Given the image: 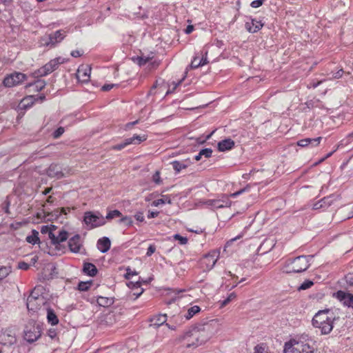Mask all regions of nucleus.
Returning a JSON list of instances; mask_svg holds the SVG:
<instances>
[{
    "instance_id": "8",
    "label": "nucleus",
    "mask_w": 353,
    "mask_h": 353,
    "mask_svg": "<svg viewBox=\"0 0 353 353\" xmlns=\"http://www.w3.org/2000/svg\"><path fill=\"white\" fill-rule=\"evenodd\" d=\"M196 333V332H195L193 327L181 335L179 340L182 345L186 348H196L202 345Z\"/></svg>"
},
{
    "instance_id": "28",
    "label": "nucleus",
    "mask_w": 353,
    "mask_h": 353,
    "mask_svg": "<svg viewBox=\"0 0 353 353\" xmlns=\"http://www.w3.org/2000/svg\"><path fill=\"white\" fill-rule=\"evenodd\" d=\"M46 85V83L44 80L38 79L35 81L34 83H28L26 85V88L33 87V90L35 92H39L42 90Z\"/></svg>"
},
{
    "instance_id": "61",
    "label": "nucleus",
    "mask_w": 353,
    "mask_h": 353,
    "mask_svg": "<svg viewBox=\"0 0 353 353\" xmlns=\"http://www.w3.org/2000/svg\"><path fill=\"white\" fill-rule=\"evenodd\" d=\"M136 274H137V272H132V271L130 270V269L128 268V269H127V272H126V274H125V278H126L127 279H130V277H131L132 275H136Z\"/></svg>"
},
{
    "instance_id": "15",
    "label": "nucleus",
    "mask_w": 353,
    "mask_h": 353,
    "mask_svg": "<svg viewBox=\"0 0 353 353\" xmlns=\"http://www.w3.org/2000/svg\"><path fill=\"white\" fill-rule=\"evenodd\" d=\"M91 68L88 65H81L77 72V78L83 83H87L90 80Z\"/></svg>"
},
{
    "instance_id": "20",
    "label": "nucleus",
    "mask_w": 353,
    "mask_h": 353,
    "mask_svg": "<svg viewBox=\"0 0 353 353\" xmlns=\"http://www.w3.org/2000/svg\"><path fill=\"white\" fill-rule=\"evenodd\" d=\"M263 26V24L261 21L256 19H252L251 21L245 23V28L248 31L252 33L258 32L262 28Z\"/></svg>"
},
{
    "instance_id": "48",
    "label": "nucleus",
    "mask_w": 353,
    "mask_h": 353,
    "mask_svg": "<svg viewBox=\"0 0 353 353\" xmlns=\"http://www.w3.org/2000/svg\"><path fill=\"white\" fill-rule=\"evenodd\" d=\"M64 132V128L59 127L53 132L52 136L54 139H58L63 134Z\"/></svg>"
},
{
    "instance_id": "60",
    "label": "nucleus",
    "mask_w": 353,
    "mask_h": 353,
    "mask_svg": "<svg viewBox=\"0 0 353 353\" xmlns=\"http://www.w3.org/2000/svg\"><path fill=\"white\" fill-rule=\"evenodd\" d=\"M343 70L342 69L338 70L337 72L333 73L332 79H339L343 76Z\"/></svg>"
},
{
    "instance_id": "29",
    "label": "nucleus",
    "mask_w": 353,
    "mask_h": 353,
    "mask_svg": "<svg viewBox=\"0 0 353 353\" xmlns=\"http://www.w3.org/2000/svg\"><path fill=\"white\" fill-rule=\"evenodd\" d=\"M36 101V97L35 95H29L26 97H24L21 101V104L23 108H30Z\"/></svg>"
},
{
    "instance_id": "52",
    "label": "nucleus",
    "mask_w": 353,
    "mask_h": 353,
    "mask_svg": "<svg viewBox=\"0 0 353 353\" xmlns=\"http://www.w3.org/2000/svg\"><path fill=\"white\" fill-rule=\"evenodd\" d=\"M249 189V188L246 187V188H244L237 192H235L232 194H230V196L232 197V198H236L237 196L243 194V192H246Z\"/></svg>"
},
{
    "instance_id": "6",
    "label": "nucleus",
    "mask_w": 353,
    "mask_h": 353,
    "mask_svg": "<svg viewBox=\"0 0 353 353\" xmlns=\"http://www.w3.org/2000/svg\"><path fill=\"white\" fill-rule=\"evenodd\" d=\"M67 32L65 30H59L49 34H46L40 39V43L42 46L53 48L61 43L67 36Z\"/></svg>"
},
{
    "instance_id": "9",
    "label": "nucleus",
    "mask_w": 353,
    "mask_h": 353,
    "mask_svg": "<svg viewBox=\"0 0 353 353\" xmlns=\"http://www.w3.org/2000/svg\"><path fill=\"white\" fill-rule=\"evenodd\" d=\"M83 221L90 230L105 224V218L100 213H94L90 211L84 213Z\"/></svg>"
},
{
    "instance_id": "47",
    "label": "nucleus",
    "mask_w": 353,
    "mask_h": 353,
    "mask_svg": "<svg viewBox=\"0 0 353 353\" xmlns=\"http://www.w3.org/2000/svg\"><path fill=\"white\" fill-rule=\"evenodd\" d=\"M128 145H129V143H128L127 139H125L123 143L113 145L112 147V149L114 150H121Z\"/></svg>"
},
{
    "instance_id": "40",
    "label": "nucleus",
    "mask_w": 353,
    "mask_h": 353,
    "mask_svg": "<svg viewBox=\"0 0 353 353\" xmlns=\"http://www.w3.org/2000/svg\"><path fill=\"white\" fill-rule=\"evenodd\" d=\"M92 283L91 282H80L78 285V290L80 291H87L90 289L91 287Z\"/></svg>"
},
{
    "instance_id": "55",
    "label": "nucleus",
    "mask_w": 353,
    "mask_h": 353,
    "mask_svg": "<svg viewBox=\"0 0 353 353\" xmlns=\"http://www.w3.org/2000/svg\"><path fill=\"white\" fill-rule=\"evenodd\" d=\"M263 1L262 0H254L252 1L250 6L254 8H256L260 7L263 4Z\"/></svg>"
},
{
    "instance_id": "10",
    "label": "nucleus",
    "mask_w": 353,
    "mask_h": 353,
    "mask_svg": "<svg viewBox=\"0 0 353 353\" xmlns=\"http://www.w3.org/2000/svg\"><path fill=\"white\" fill-rule=\"evenodd\" d=\"M219 252L216 250H212L205 255L201 260V264L205 270L209 271L213 268L216 264Z\"/></svg>"
},
{
    "instance_id": "49",
    "label": "nucleus",
    "mask_w": 353,
    "mask_h": 353,
    "mask_svg": "<svg viewBox=\"0 0 353 353\" xmlns=\"http://www.w3.org/2000/svg\"><path fill=\"white\" fill-rule=\"evenodd\" d=\"M199 153H200V155L204 156L206 158H209L212 155V150L211 148L202 149L199 152Z\"/></svg>"
},
{
    "instance_id": "22",
    "label": "nucleus",
    "mask_w": 353,
    "mask_h": 353,
    "mask_svg": "<svg viewBox=\"0 0 353 353\" xmlns=\"http://www.w3.org/2000/svg\"><path fill=\"white\" fill-rule=\"evenodd\" d=\"M68 238V232L64 230H61L59 232L58 236L54 234V239H51V243L56 248L59 245L60 243L63 242Z\"/></svg>"
},
{
    "instance_id": "24",
    "label": "nucleus",
    "mask_w": 353,
    "mask_h": 353,
    "mask_svg": "<svg viewBox=\"0 0 353 353\" xmlns=\"http://www.w3.org/2000/svg\"><path fill=\"white\" fill-rule=\"evenodd\" d=\"M83 272L90 276H94L97 274L96 266L91 263H85L83 268Z\"/></svg>"
},
{
    "instance_id": "30",
    "label": "nucleus",
    "mask_w": 353,
    "mask_h": 353,
    "mask_svg": "<svg viewBox=\"0 0 353 353\" xmlns=\"http://www.w3.org/2000/svg\"><path fill=\"white\" fill-rule=\"evenodd\" d=\"M154 58V54L152 52L148 56H145L142 54L140 57H137L136 58H133V60L136 61L140 66L144 65L146 63L149 62Z\"/></svg>"
},
{
    "instance_id": "51",
    "label": "nucleus",
    "mask_w": 353,
    "mask_h": 353,
    "mask_svg": "<svg viewBox=\"0 0 353 353\" xmlns=\"http://www.w3.org/2000/svg\"><path fill=\"white\" fill-rule=\"evenodd\" d=\"M346 281L350 286L353 287V272L345 276Z\"/></svg>"
},
{
    "instance_id": "21",
    "label": "nucleus",
    "mask_w": 353,
    "mask_h": 353,
    "mask_svg": "<svg viewBox=\"0 0 353 353\" xmlns=\"http://www.w3.org/2000/svg\"><path fill=\"white\" fill-rule=\"evenodd\" d=\"M110 245L111 242L108 237H103L99 239L97 241V248L102 253L107 252L110 250Z\"/></svg>"
},
{
    "instance_id": "18",
    "label": "nucleus",
    "mask_w": 353,
    "mask_h": 353,
    "mask_svg": "<svg viewBox=\"0 0 353 353\" xmlns=\"http://www.w3.org/2000/svg\"><path fill=\"white\" fill-rule=\"evenodd\" d=\"M47 174L50 177L60 179L64 176L61 165L51 164L47 170Z\"/></svg>"
},
{
    "instance_id": "33",
    "label": "nucleus",
    "mask_w": 353,
    "mask_h": 353,
    "mask_svg": "<svg viewBox=\"0 0 353 353\" xmlns=\"http://www.w3.org/2000/svg\"><path fill=\"white\" fill-rule=\"evenodd\" d=\"M336 199L337 196L334 194H332L328 196L324 197L323 199L320 200V201L323 205V209H325L332 205L334 203V201H336Z\"/></svg>"
},
{
    "instance_id": "36",
    "label": "nucleus",
    "mask_w": 353,
    "mask_h": 353,
    "mask_svg": "<svg viewBox=\"0 0 353 353\" xmlns=\"http://www.w3.org/2000/svg\"><path fill=\"white\" fill-rule=\"evenodd\" d=\"M201 309L198 305H194L190 307L187 313L185 314V317L186 319L189 320L192 318L196 314L200 312Z\"/></svg>"
},
{
    "instance_id": "7",
    "label": "nucleus",
    "mask_w": 353,
    "mask_h": 353,
    "mask_svg": "<svg viewBox=\"0 0 353 353\" xmlns=\"http://www.w3.org/2000/svg\"><path fill=\"white\" fill-rule=\"evenodd\" d=\"M39 289L34 288L27 299L26 305L29 311L37 312L44 306L47 301L42 294H39Z\"/></svg>"
},
{
    "instance_id": "26",
    "label": "nucleus",
    "mask_w": 353,
    "mask_h": 353,
    "mask_svg": "<svg viewBox=\"0 0 353 353\" xmlns=\"http://www.w3.org/2000/svg\"><path fill=\"white\" fill-rule=\"evenodd\" d=\"M47 319L48 322L52 325H55L59 323V319L56 315L54 311L50 308L47 307Z\"/></svg>"
},
{
    "instance_id": "63",
    "label": "nucleus",
    "mask_w": 353,
    "mask_h": 353,
    "mask_svg": "<svg viewBox=\"0 0 353 353\" xmlns=\"http://www.w3.org/2000/svg\"><path fill=\"white\" fill-rule=\"evenodd\" d=\"M323 204L321 203V202L319 201L316 203H315L313 205V209L314 210H318V209H321V208H323Z\"/></svg>"
},
{
    "instance_id": "2",
    "label": "nucleus",
    "mask_w": 353,
    "mask_h": 353,
    "mask_svg": "<svg viewBox=\"0 0 353 353\" xmlns=\"http://www.w3.org/2000/svg\"><path fill=\"white\" fill-rule=\"evenodd\" d=\"M312 258V255H302L293 259H288L282 266L281 271L286 274L305 272L309 268Z\"/></svg>"
},
{
    "instance_id": "4",
    "label": "nucleus",
    "mask_w": 353,
    "mask_h": 353,
    "mask_svg": "<svg viewBox=\"0 0 353 353\" xmlns=\"http://www.w3.org/2000/svg\"><path fill=\"white\" fill-rule=\"evenodd\" d=\"M283 353H314L309 341L291 339L284 345Z\"/></svg>"
},
{
    "instance_id": "5",
    "label": "nucleus",
    "mask_w": 353,
    "mask_h": 353,
    "mask_svg": "<svg viewBox=\"0 0 353 353\" xmlns=\"http://www.w3.org/2000/svg\"><path fill=\"white\" fill-rule=\"evenodd\" d=\"M66 61L67 59L61 57L53 59L41 68L35 70L32 73V76L34 78L45 77L56 70L59 68V65L64 63Z\"/></svg>"
},
{
    "instance_id": "38",
    "label": "nucleus",
    "mask_w": 353,
    "mask_h": 353,
    "mask_svg": "<svg viewBox=\"0 0 353 353\" xmlns=\"http://www.w3.org/2000/svg\"><path fill=\"white\" fill-rule=\"evenodd\" d=\"M11 272V268L9 266H3L0 268V281L6 278Z\"/></svg>"
},
{
    "instance_id": "19",
    "label": "nucleus",
    "mask_w": 353,
    "mask_h": 353,
    "mask_svg": "<svg viewBox=\"0 0 353 353\" xmlns=\"http://www.w3.org/2000/svg\"><path fill=\"white\" fill-rule=\"evenodd\" d=\"M322 139L321 137H319L314 139L306 138L303 139H301L297 142V145L300 147H306L309 145H312V147H316L319 145Z\"/></svg>"
},
{
    "instance_id": "23",
    "label": "nucleus",
    "mask_w": 353,
    "mask_h": 353,
    "mask_svg": "<svg viewBox=\"0 0 353 353\" xmlns=\"http://www.w3.org/2000/svg\"><path fill=\"white\" fill-rule=\"evenodd\" d=\"M234 146V142L231 139H225L218 143V149L223 152L231 150Z\"/></svg>"
},
{
    "instance_id": "57",
    "label": "nucleus",
    "mask_w": 353,
    "mask_h": 353,
    "mask_svg": "<svg viewBox=\"0 0 353 353\" xmlns=\"http://www.w3.org/2000/svg\"><path fill=\"white\" fill-rule=\"evenodd\" d=\"M115 86H117V84H113V83L105 84L104 85L102 86L101 90L103 91H109V90H110L112 88H113Z\"/></svg>"
},
{
    "instance_id": "17",
    "label": "nucleus",
    "mask_w": 353,
    "mask_h": 353,
    "mask_svg": "<svg viewBox=\"0 0 353 353\" xmlns=\"http://www.w3.org/2000/svg\"><path fill=\"white\" fill-rule=\"evenodd\" d=\"M81 246L80 236L79 234L74 235L68 241V247L72 252H79Z\"/></svg>"
},
{
    "instance_id": "54",
    "label": "nucleus",
    "mask_w": 353,
    "mask_h": 353,
    "mask_svg": "<svg viewBox=\"0 0 353 353\" xmlns=\"http://www.w3.org/2000/svg\"><path fill=\"white\" fill-rule=\"evenodd\" d=\"M30 268V265L24 261H21L18 263V268L20 270H27Z\"/></svg>"
},
{
    "instance_id": "46",
    "label": "nucleus",
    "mask_w": 353,
    "mask_h": 353,
    "mask_svg": "<svg viewBox=\"0 0 353 353\" xmlns=\"http://www.w3.org/2000/svg\"><path fill=\"white\" fill-rule=\"evenodd\" d=\"M174 239L179 241L181 245H185L188 243V239L185 236H182L179 234H175L173 236Z\"/></svg>"
},
{
    "instance_id": "50",
    "label": "nucleus",
    "mask_w": 353,
    "mask_h": 353,
    "mask_svg": "<svg viewBox=\"0 0 353 353\" xmlns=\"http://www.w3.org/2000/svg\"><path fill=\"white\" fill-rule=\"evenodd\" d=\"M152 181L156 183V184H160L161 183V176H160V172L159 171H156L155 173L153 174L152 176Z\"/></svg>"
},
{
    "instance_id": "45",
    "label": "nucleus",
    "mask_w": 353,
    "mask_h": 353,
    "mask_svg": "<svg viewBox=\"0 0 353 353\" xmlns=\"http://www.w3.org/2000/svg\"><path fill=\"white\" fill-rule=\"evenodd\" d=\"M204 65H205V62H202V61H200L198 57H194L191 62V66H192V68H196L199 66H202Z\"/></svg>"
},
{
    "instance_id": "25",
    "label": "nucleus",
    "mask_w": 353,
    "mask_h": 353,
    "mask_svg": "<svg viewBox=\"0 0 353 353\" xmlns=\"http://www.w3.org/2000/svg\"><path fill=\"white\" fill-rule=\"evenodd\" d=\"M97 302L99 305L106 307L114 303V299L111 297L99 296H97Z\"/></svg>"
},
{
    "instance_id": "62",
    "label": "nucleus",
    "mask_w": 353,
    "mask_h": 353,
    "mask_svg": "<svg viewBox=\"0 0 353 353\" xmlns=\"http://www.w3.org/2000/svg\"><path fill=\"white\" fill-rule=\"evenodd\" d=\"M71 56L73 57H81L82 53L79 50H73L70 53Z\"/></svg>"
},
{
    "instance_id": "16",
    "label": "nucleus",
    "mask_w": 353,
    "mask_h": 353,
    "mask_svg": "<svg viewBox=\"0 0 353 353\" xmlns=\"http://www.w3.org/2000/svg\"><path fill=\"white\" fill-rule=\"evenodd\" d=\"M336 297L344 305L353 307L352 294L340 290L336 292Z\"/></svg>"
},
{
    "instance_id": "58",
    "label": "nucleus",
    "mask_w": 353,
    "mask_h": 353,
    "mask_svg": "<svg viewBox=\"0 0 353 353\" xmlns=\"http://www.w3.org/2000/svg\"><path fill=\"white\" fill-rule=\"evenodd\" d=\"M182 81H183V79L179 81L178 82L173 81L172 82V85H173L172 89V90H168L167 91V94H169V93H171V92H174V90L181 83Z\"/></svg>"
},
{
    "instance_id": "41",
    "label": "nucleus",
    "mask_w": 353,
    "mask_h": 353,
    "mask_svg": "<svg viewBox=\"0 0 353 353\" xmlns=\"http://www.w3.org/2000/svg\"><path fill=\"white\" fill-rule=\"evenodd\" d=\"M313 285L314 283L312 281L306 280L298 288V290H305L311 288Z\"/></svg>"
},
{
    "instance_id": "44",
    "label": "nucleus",
    "mask_w": 353,
    "mask_h": 353,
    "mask_svg": "<svg viewBox=\"0 0 353 353\" xmlns=\"http://www.w3.org/2000/svg\"><path fill=\"white\" fill-rule=\"evenodd\" d=\"M120 223H124L127 226H131L133 223L132 217L125 216L121 217V219L119 220Z\"/></svg>"
},
{
    "instance_id": "31",
    "label": "nucleus",
    "mask_w": 353,
    "mask_h": 353,
    "mask_svg": "<svg viewBox=\"0 0 353 353\" xmlns=\"http://www.w3.org/2000/svg\"><path fill=\"white\" fill-rule=\"evenodd\" d=\"M129 145L130 144H140L141 142L147 139V136L145 134L137 135L134 134L133 137L126 139Z\"/></svg>"
},
{
    "instance_id": "14",
    "label": "nucleus",
    "mask_w": 353,
    "mask_h": 353,
    "mask_svg": "<svg viewBox=\"0 0 353 353\" xmlns=\"http://www.w3.org/2000/svg\"><path fill=\"white\" fill-rule=\"evenodd\" d=\"M206 203L214 208L218 209L230 207L232 201L227 196H223L222 199H209L206 201Z\"/></svg>"
},
{
    "instance_id": "3",
    "label": "nucleus",
    "mask_w": 353,
    "mask_h": 353,
    "mask_svg": "<svg viewBox=\"0 0 353 353\" xmlns=\"http://www.w3.org/2000/svg\"><path fill=\"white\" fill-rule=\"evenodd\" d=\"M220 328V324L216 319L211 320L203 324H199L194 327L201 345L205 343L213 336L219 332Z\"/></svg>"
},
{
    "instance_id": "59",
    "label": "nucleus",
    "mask_w": 353,
    "mask_h": 353,
    "mask_svg": "<svg viewBox=\"0 0 353 353\" xmlns=\"http://www.w3.org/2000/svg\"><path fill=\"white\" fill-rule=\"evenodd\" d=\"M155 250H156L155 246L154 245H150L148 248L146 255L148 256H150L153 253H154Z\"/></svg>"
},
{
    "instance_id": "32",
    "label": "nucleus",
    "mask_w": 353,
    "mask_h": 353,
    "mask_svg": "<svg viewBox=\"0 0 353 353\" xmlns=\"http://www.w3.org/2000/svg\"><path fill=\"white\" fill-rule=\"evenodd\" d=\"M167 321V315L166 314H159L157 316L153 317L151 319V322L152 325L156 327H159L160 325L164 324Z\"/></svg>"
},
{
    "instance_id": "53",
    "label": "nucleus",
    "mask_w": 353,
    "mask_h": 353,
    "mask_svg": "<svg viewBox=\"0 0 353 353\" xmlns=\"http://www.w3.org/2000/svg\"><path fill=\"white\" fill-rule=\"evenodd\" d=\"M135 219L139 222H143L145 219L143 216V212H138L134 214Z\"/></svg>"
},
{
    "instance_id": "64",
    "label": "nucleus",
    "mask_w": 353,
    "mask_h": 353,
    "mask_svg": "<svg viewBox=\"0 0 353 353\" xmlns=\"http://www.w3.org/2000/svg\"><path fill=\"white\" fill-rule=\"evenodd\" d=\"M159 215V212H149L148 214V219L155 218Z\"/></svg>"
},
{
    "instance_id": "43",
    "label": "nucleus",
    "mask_w": 353,
    "mask_h": 353,
    "mask_svg": "<svg viewBox=\"0 0 353 353\" xmlns=\"http://www.w3.org/2000/svg\"><path fill=\"white\" fill-rule=\"evenodd\" d=\"M254 353H268L264 344L257 345L254 349Z\"/></svg>"
},
{
    "instance_id": "39",
    "label": "nucleus",
    "mask_w": 353,
    "mask_h": 353,
    "mask_svg": "<svg viewBox=\"0 0 353 353\" xmlns=\"http://www.w3.org/2000/svg\"><path fill=\"white\" fill-rule=\"evenodd\" d=\"M122 216V214L121 212L118 210H112V211H110L105 219H112L114 218H116V217H120Z\"/></svg>"
},
{
    "instance_id": "27",
    "label": "nucleus",
    "mask_w": 353,
    "mask_h": 353,
    "mask_svg": "<svg viewBox=\"0 0 353 353\" xmlns=\"http://www.w3.org/2000/svg\"><path fill=\"white\" fill-rule=\"evenodd\" d=\"M57 226L54 225H43L41 228V232L42 234H48L49 239H54V231L56 230Z\"/></svg>"
},
{
    "instance_id": "35",
    "label": "nucleus",
    "mask_w": 353,
    "mask_h": 353,
    "mask_svg": "<svg viewBox=\"0 0 353 353\" xmlns=\"http://www.w3.org/2000/svg\"><path fill=\"white\" fill-rule=\"evenodd\" d=\"M165 203H168V204L172 203L171 199L168 195H162L161 199L154 200L152 203V205H153L154 207H158L160 205H163V204H165Z\"/></svg>"
},
{
    "instance_id": "1",
    "label": "nucleus",
    "mask_w": 353,
    "mask_h": 353,
    "mask_svg": "<svg viewBox=\"0 0 353 353\" xmlns=\"http://www.w3.org/2000/svg\"><path fill=\"white\" fill-rule=\"evenodd\" d=\"M336 316L330 309L319 310L315 314L312 320V324L315 328H319L322 334H330L334 327Z\"/></svg>"
},
{
    "instance_id": "37",
    "label": "nucleus",
    "mask_w": 353,
    "mask_h": 353,
    "mask_svg": "<svg viewBox=\"0 0 353 353\" xmlns=\"http://www.w3.org/2000/svg\"><path fill=\"white\" fill-rule=\"evenodd\" d=\"M172 165L173 169L176 171V173H179L181 170L185 169L188 167L187 164H185L184 163L178 161H174L173 162H172Z\"/></svg>"
},
{
    "instance_id": "12",
    "label": "nucleus",
    "mask_w": 353,
    "mask_h": 353,
    "mask_svg": "<svg viewBox=\"0 0 353 353\" xmlns=\"http://www.w3.org/2000/svg\"><path fill=\"white\" fill-rule=\"evenodd\" d=\"M41 335V327L39 325H32L26 327L24 331V339L32 343L40 338Z\"/></svg>"
},
{
    "instance_id": "13",
    "label": "nucleus",
    "mask_w": 353,
    "mask_h": 353,
    "mask_svg": "<svg viewBox=\"0 0 353 353\" xmlns=\"http://www.w3.org/2000/svg\"><path fill=\"white\" fill-rule=\"evenodd\" d=\"M27 79L26 74L21 72H14L7 76L3 80V85L6 87H13L17 85Z\"/></svg>"
},
{
    "instance_id": "11",
    "label": "nucleus",
    "mask_w": 353,
    "mask_h": 353,
    "mask_svg": "<svg viewBox=\"0 0 353 353\" xmlns=\"http://www.w3.org/2000/svg\"><path fill=\"white\" fill-rule=\"evenodd\" d=\"M16 342V333L13 330L8 328L0 331V344L4 346H10Z\"/></svg>"
},
{
    "instance_id": "42",
    "label": "nucleus",
    "mask_w": 353,
    "mask_h": 353,
    "mask_svg": "<svg viewBox=\"0 0 353 353\" xmlns=\"http://www.w3.org/2000/svg\"><path fill=\"white\" fill-rule=\"evenodd\" d=\"M236 295L234 292H232L228 295V296L223 300L221 303V307L227 305L231 301L236 298Z\"/></svg>"
},
{
    "instance_id": "56",
    "label": "nucleus",
    "mask_w": 353,
    "mask_h": 353,
    "mask_svg": "<svg viewBox=\"0 0 353 353\" xmlns=\"http://www.w3.org/2000/svg\"><path fill=\"white\" fill-rule=\"evenodd\" d=\"M57 331L54 328H50L48 331V335L49 337H50L52 339H54L57 336Z\"/></svg>"
},
{
    "instance_id": "34",
    "label": "nucleus",
    "mask_w": 353,
    "mask_h": 353,
    "mask_svg": "<svg viewBox=\"0 0 353 353\" xmlns=\"http://www.w3.org/2000/svg\"><path fill=\"white\" fill-rule=\"evenodd\" d=\"M26 241L32 245L40 243L39 232L35 230H32V234L26 237Z\"/></svg>"
}]
</instances>
